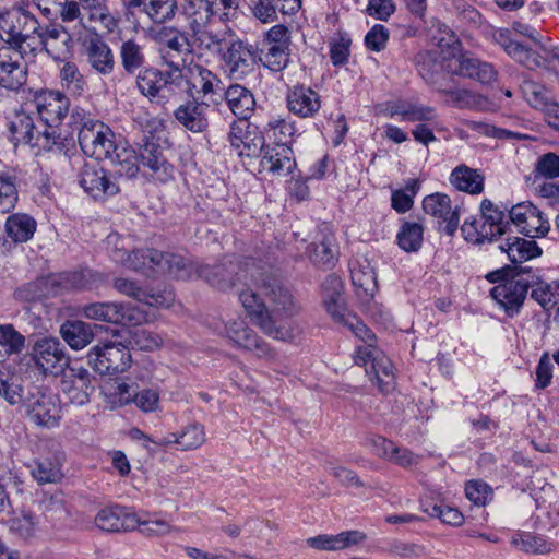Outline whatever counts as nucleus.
<instances>
[{"mask_svg": "<svg viewBox=\"0 0 559 559\" xmlns=\"http://www.w3.org/2000/svg\"><path fill=\"white\" fill-rule=\"evenodd\" d=\"M183 12L192 27H204L215 19L226 22L234 17L221 0H183Z\"/></svg>", "mask_w": 559, "mask_h": 559, "instance_id": "nucleus-21", "label": "nucleus"}, {"mask_svg": "<svg viewBox=\"0 0 559 559\" xmlns=\"http://www.w3.org/2000/svg\"><path fill=\"white\" fill-rule=\"evenodd\" d=\"M134 392L135 389L132 385L123 382L110 383L104 390L106 400L111 407H121L133 403Z\"/></svg>", "mask_w": 559, "mask_h": 559, "instance_id": "nucleus-60", "label": "nucleus"}, {"mask_svg": "<svg viewBox=\"0 0 559 559\" xmlns=\"http://www.w3.org/2000/svg\"><path fill=\"white\" fill-rule=\"evenodd\" d=\"M150 263L153 272L167 274L178 280H190L197 275L194 263L182 255L169 252H151Z\"/></svg>", "mask_w": 559, "mask_h": 559, "instance_id": "nucleus-25", "label": "nucleus"}, {"mask_svg": "<svg viewBox=\"0 0 559 559\" xmlns=\"http://www.w3.org/2000/svg\"><path fill=\"white\" fill-rule=\"evenodd\" d=\"M511 544L526 554L547 555L555 550V544L542 535L519 532L511 537Z\"/></svg>", "mask_w": 559, "mask_h": 559, "instance_id": "nucleus-47", "label": "nucleus"}, {"mask_svg": "<svg viewBox=\"0 0 559 559\" xmlns=\"http://www.w3.org/2000/svg\"><path fill=\"white\" fill-rule=\"evenodd\" d=\"M239 301L266 335L290 341L298 333L286 320L296 316L300 306L283 285L273 282L248 286L239 290Z\"/></svg>", "mask_w": 559, "mask_h": 559, "instance_id": "nucleus-2", "label": "nucleus"}, {"mask_svg": "<svg viewBox=\"0 0 559 559\" xmlns=\"http://www.w3.org/2000/svg\"><path fill=\"white\" fill-rule=\"evenodd\" d=\"M153 39L159 45V56L165 66L180 71L191 55V45L185 32L170 26L157 29Z\"/></svg>", "mask_w": 559, "mask_h": 559, "instance_id": "nucleus-6", "label": "nucleus"}, {"mask_svg": "<svg viewBox=\"0 0 559 559\" xmlns=\"http://www.w3.org/2000/svg\"><path fill=\"white\" fill-rule=\"evenodd\" d=\"M39 28L37 19L23 9L13 8L0 12V38L3 41L1 47L36 53Z\"/></svg>", "mask_w": 559, "mask_h": 559, "instance_id": "nucleus-3", "label": "nucleus"}, {"mask_svg": "<svg viewBox=\"0 0 559 559\" xmlns=\"http://www.w3.org/2000/svg\"><path fill=\"white\" fill-rule=\"evenodd\" d=\"M82 126L78 140L83 153L95 159H106L115 147V134L103 122L91 118H81Z\"/></svg>", "mask_w": 559, "mask_h": 559, "instance_id": "nucleus-7", "label": "nucleus"}, {"mask_svg": "<svg viewBox=\"0 0 559 559\" xmlns=\"http://www.w3.org/2000/svg\"><path fill=\"white\" fill-rule=\"evenodd\" d=\"M59 80L62 88L71 95H82L86 81L79 67L72 61H63L59 69Z\"/></svg>", "mask_w": 559, "mask_h": 559, "instance_id": "nucleus-52", "label": "nucleus"}, {"mask_svg": "<svg viewBox=\"0 0 559 559\" xmlns=\"http://www.w3.org/2000/svg\"><path fill=\"white\" fill-rule=\"evenodd\" d=\"M180 83V71L168 69L160 71L148 67L136 75V86L142 95L150 100H165L170 94L177 93Z\"/></svg>", "mask_w": 559, "mask_h": 559, "instance_id": "nucleus-9", "label": "nucleus"}, {"mask_svg": "<svg viewBox=\"0 0 559 559\" xmlns=\"http://www.w3.org/2000/svg\"><path fill=\"white\" fill-rule=\"evenodd\" d=\"M31 473L38 484L57 483L62 477L60 466L49 460L34 462Z\"/></svg>", "mask_w": 559, "mask_h": 559, "instance_id": "nucleus-62", "label": "nucleus"}, {"mask_svg": "<svg viewBox=\"0 0 559 559\" xmlns=\"http://www.w3.org/2000/svg\"><path fill=\"white\" fill-rule=\"evenodd\" d=\"M82 316L90 320L114 324H140L143 313L135 307L119 302H93L82 308Z\"/></svg>", "mask_w": 559, "mask_h": 559, "instance_id": "nucleus-14", "label": "nucleus"}, {"mask_svg": "<svg viewBox=\"0 0 559 559\" xmlns=\"http://www.w3.org/2000/svg\"><path fill=\"white\" fill-rule=\"evenodd\" d=\"M222 80L217 74L200 63L189 62L180 68V83L178 92H186L188 95L207 96L222 91Z\"/></svg>", "mask_w": 559, "mask_h": 559, "instance_id": "nucleus-11", "label": "nucleus"}, {"mask_svg": "<svg viewBox=\"0 0 559 559\" xmlns=\"http://www.w3.org/2000/svg\"><path fill=\"white\" fill-rule=\"evenodd\" d=\"M60 388L69 402L78 406L88 403L94 390L88 370L74 366L63 372Z\"/></svg>", "mask_w": 559, "mask_h": 559, "instance_id": "nucleus-20", "label": "nucleus"}, {"mask_svg": "<svg viewBox=\"0 0 559 559\" xmlns=\"http://www.w3.org/2000/svg\"><path fill=\"white\" fill-rule=\"evenodd\" d=\"M32 359L44 373H56L64 360L63 346L56 337L38 338L32 348Z\"/></svg>", "mask_w": 559, "mask_h": 559, "instance_id": "nucleus-22", "label": "nucleus"}, {"mask_svg": "<svg viewBox=\"0 0 559 559\" xmlns=\"http://www.w3.org/2000/svg\"><path fill=\"white\" fill-rule=\"evenodd\" d=\"M82 3L83 12L88 22H99L108 31H112L116 26V21L108 8L105 5V0H80Z\"/></svg>", "mask_w": 559, "mask_h": 559, "instance_id": "nucleus-57", "label": "nucleus"}, {"mask_svg": "<svg viewBox=\"0 0 559 559\" xmlns=\"http://www.w3.org/2000/svg\"><path fill=\"white\" fill-rule=\"evenodd\" d=\"M115 288L135 300L145 302L148 306H160L168 307L170 305V298L164 296L148 294L143 288L136 285V283L127 278H117L114 283Z\"/></svg>", "mask_w": 559, "mask_h": 559, "instance_id": "nucleus-49", "label": "nucleus"}, {"mask_svg": "<svg viewBox=\"0 0 559 559\" xmlns=\"http://www.w3.org/2000/svg\"><path fill=\"white\" fill-rule=\"evenodd\" d=\"M10 132L14 144H28L44 150L57 144L59 138L56 129H51V131L48 128H44L41 131L37 130L33 118L24 111L16 112L10 122Z\"/></svg>", "mask_w": 559, "mask_h": 559, "instance_id": "nucleus-13", "label": "nucleus"}, {"mask_svg": "<svg viewBox=\"0 0 559 559\" xmlns=\"http://www.w3.org/2000/svg\"><path fill=\"white\" fill-rule=\"evenodd\" d=\"M498 248L514 264L523 263L542 254V249L534 240L520 237H509L499 243Z\"/></svg>", "mask_w": 559, "mask_h": 559, "instance_id": "nucleus-39", "label": "nucleus"}, {"mask_svg": "<svg viewBox=\"0 0 559 559\" xmlns=\"http://www.w3.org/2000/svg\"><path fill=\"white\" fill-rule=\"evenodd\" d=\"M493 41L499 45L506 53L514 61L528 69H537L539 63V52L511 38L508 29H497L492 34Z\"/></svg>", "mask_w": 559, "mask_h": 559, "instance_id": "nucleus-36", "label": "nucleus"}, {"mask_svg": "<svg viewBox=\"0 0 559 559\" xmlns=\"http://www.w3.org/2000/svg\"><path fill=\"white\" fill-rule=\"evenodd\" d=\"M509 218L520 233L531 238L545 236L550 229L549 221L535 205L528 202L512 206Z\"/></svg>", "mask_w": 559, "mask_h": 559, "instance_id": "nucleus-19", "label": "nucleus"}, {"mask_svg": "<svg viewBox=\"0 0 559 559\" xmlns=\"http://www.w3.org/2000/svg\"><path fill=\"white\" fill-rule=\"evenodd\" d=\"M84 47L86 61L96 73L108 76L114 72L115 56L105 40L95 36L87 40Z\"/></svg>", "mask_w": 559, "mask_h": 559, "instance_id": "nucleus-35", "label": "nucleus"}, {"mask_svg": "<svg viewBox=\"0 0 559 559\" xmlns=\"http://www.w3.org/2000/svg\"><path fill=\"white\" fill-rule=\"evenodd\" d=\"M193 28V43L198 48L217 53L222 51L223 38L204 27H192Z\"/></svg>", "mask_w": 559, "mask_h": 559, "instance_id": "nucleus-64", "label": "nucleus"}, {"mask_svg": "<svg viewBox=\"0 0 559 559\" xmlns=\"http://www.w3.org/2000/svg\"><path fill=\"white\" fill-rule=\"evenodd\" d=\"M140 159L143 166L151 170V176L155 180L167 182L174 178L175 168L164 156L159 145L146 142L140 150Z\"/></svg>", "mask_w": 559, "mask_h": 559, "instance_id": "nucleus-34", "label": "nucleus"}, {"mask_svg": "<svg viewBox=\"0 0 559 559\" xmlns=\"http://www.w3.org/2000/svg\"><path fill=\"white\" fill-rule=\"evenodd\" d=\"M423 210L427 215L433 217L439 226L444 225L447 234L452 235L457 229L461 206L453 202L448 194L436 192L425 197Z\"/></svg>", "mask_w": 559, "mask_h": 559, "instance_id": "nucleus-16", "label": "nucleus"}, {"mask_svg": "<svg viewBox=\"0 0 559 559\" xmlns=\"http://www.w3.org/2000/svg\"><path fill=\"white\" fill-rule=\"evenodd\" d=\"M350 275L353 285L356 287L357 295L364 300L372 298L377 290V280L370 265L368 263L365 265H353L350 269Z\"/></svg>", "mask_w": 559, "mask_h": 559, "instance_id": "nucleus-48", "label": "nucleus"}, {"mask_svg": "<svg viewBox=\"0 0 559 559\" xmlns=\"http://www.w3.org/2000/svg\"><path fill=\"white\" fill-rule=\"evenodd\" d=\"M53 13H59L63 23H74L71 29L74 36H81L87 28L85 13L81 11L80 4L75 1L63 0V3H60Z\"/></svg>", "mask_w": 559, "mask_h": 559, "instance_id": "nucleus-55", "label": "nucleus"}, {"mask_svg": "<svg viewBox=\"0 0 559 559\" xmlns=\"http://www.w3.org/2000/svg\"><path fill=\"white\" fill-rule=\"evenodd\" d=\"M236 269L237 265L233 263L214 266L202 265L198 267L197 276L204 278L209 284L221 290H227L235 286L234 273Z\"/></svg>", "mask_w": 559, "mask_h": 559, "instance_id": "nucleus-44", "label": "nucleus"}, {"mask_svg": "<svg viewBox=\"0 0 559 559\" xmlns=\"http://www.w3.org/2000/svg\"><path fill=\"white\" fill-rule=\"evenodd\" d=\"M445 68L453 74L476 80L481 84L493 82L497 75L490 63L467 55L453 56Z\"/></svg>", "mask_w": 559, "mask_h": 559, "instance_id": "nucleus-24", "label": "nucleus"}, {"mask_svg": "<svg viewBox=\"0 0 559 559\" xmlns=\"http://www.w3.org/2000/svg\"><path fill=\"white\" fill-rule=\"evenodd\" d=\"M95 524L106 532L132 531L138 528L140 518L127 509L115 506L100 510Z\"/></svg>", "mask_w": 559, "mask_h": 559, "instance_id": "nucleus-32", "label": "nucleus"}, {"mask_svg": "<svg viewBox=\"0 0 559 559\" xmlns=\"http://www.w3.org/2000/svg\"><path fill=\"white\" fill-rule=\"evenodd\" d=\"M289 46L263 45L260 50V61L273 72L284 70L289 63Z\"/></svg>", "mask_w": 559, "mask_h": 559, "instance_id": "nucleus-54", "label": "nucleus"}, {"mask_svg": "<svg viewBox=\"0 0 559 559\" xmlns=\"http://www.w3.org/2000/svg\"><path fill=\"white\" fill-rule=\"evenodd\" d=\"M29 419L38 426L56 427L60 420V404L55 395L39 394L25 404Z\"/></svg>", "mask_w": 559, "mask_h": 559, "instance_id": "nucleus-29", "label": "nucleus"}, {"mask_svg": "<svg viewBox=\"0 0 559 559\" xmlns=\"http://www.w3.org/2000/svg\"><path fill=\"white\" fill-rule=\"evenodd\" d=\"M530 283L522 277H514L496 285L490 290V296L508 312L513 316L522 307Z\"/></svg>", "mask_w": 559, "mask_h": 559, "instance_id": "nucleus-23", "label": "nucleus"}, {"mask_svg": "<svg viewBox=\"0 0 559 559\" xmlns=\"http://www.w3.org/2000/svg\"><path fill=\"white\" fill-rule=\"evenodd\" d=\"M73 36L61 25H49L43 32L38 31V49L43 47L55 60H64L72 51Z\"/></svg>", "mask_w": 559, "mask_h": 559, "instance_id": "nucleus-30", "label": "nucleus"}, {"mask_svg": "<svg viewBox=\"0 0 559 559\" xmlns=\"http://www.w3.org/2000/svg\"><path fill=\"white\" fill-rule=\"evenodd\" d=\"M465 496L475 506L484 507L492 500V488L479 479L469 480L465 485Z\"/></svg>", "mask_w": 559, "mask_h": 559, "instance_id": "nucleus-63", "label": "nucleus"}, {"mask_svg": "<svg viewBox=\"0 0 559 559\" xmlns=\"http://www.w3.org/2000/svg\"><path fill=\"white\" fill-rule=\"evenodd\" d=\"M321 288L322 302L329 314L365 343L356 348L355 364L365 368L370 381L381 392L392 391L395 386L394 367L383 350L373 344L374 334L355 314L347 311L341 277L334 274L326 276Z\"/></svg>", "mask_w": 559, "mask_h": 559, "instance_id": "nucleus-1", "label": "nucleus"}, {"mask_svg": "<svg viewBox=\"0 0 559 559\" xmlns=\"http://www.w3.org/2000/svg\"><path fill=\"white\" fill-rule=\"evenodd\" d=\"M36 221L24 213H16L8 216L5 233L14 242L28 241L36 231Z\"/></svg>", "mask_w": 559, "mask_h": 559, "instance_id": "nucleus-46", "label": "nucleus"}, {"mask_svg": "<svg viewBox=\"0 0 559 559\" xmlns=\"http://www.w3.org/2000/svg\"><path fill=\"white\" fill-rule=\"evenodd\" d=\"M0 395L11 405L23 401L22 380L8 369H0Z\"/></svg>", "mask_w": 559, "mask_h": 559, "instance_id": "nucleus-56", "label": "nucleus"}, {"mask_svg": "<svg viewBox=\"0 0 559 559\" xmlns=\"http://www.w3.org/2000/svg\"><path fill=\"white\" fill-rule=\"evenodd\" d=\"M60 334L64 342L75 350L87 346L94 337L91 325L83 321H66L60 328Z\"/></svg>", "mask_w": 559, "mask_h": 559, "instance_id": "nucleus-45", "label": "nucleus"}, {"mask_svg": "<svg viewBox=\"0 0 559 559\" xmlns=\"http://www.w3.org/2000/svg\"><path fill=\"white\" fill-rule=\"evenodd\" d=\"M35 55L11 47H0V87L20 90L27 80V63Z\"/></svg>", "mask_w": 559, "mask_h": 559, "instance_id": "nucleus-12", "label": "nucleus"}, {"mask_svg": "<svg viewBox=\"0 0 559 559\" xmlns=\"http://www.w3.org/2000/svg\"><path fill=\"white\" fill-rule=\"evenodd\" d=\"M205 442L204 428L199 424L186 426L179 433H168L156 441L157 447L175 444L180 451H189L201 447Z\"/></svg>", "mask_w": 559, "mask_h": 559, "instance_id": "nucleus-38", "label": "nucleus"}, {"mask_svg": "<svg viewBox=\"0 0 559 559\" xmlns=\"http://www.w3.org/2000/svg\"><path fill=\"white\" fill-rule=\"evenodd\" d=\"M33 105L44 128L56 129L69 110V99L58 91H41L34 96Z\"/></svg>", "mask_w": 559, "mask_h": 559, "instance_id": "nucleus-18", "label": "nucleus"}, {"mask_svg": "<svg viewBox=\"0 0 559 559\" xmlns=\"http://www.w3.org/2000/svg\"><path fill=\"white\" fill-rule=\"evenodd\" d=\"M222 61L231 78L243 79L254 71L253 47L241 39L231 40L222 53Z\"/></svg>", "mask_w": 559, "mask_h": 559, "instance_id": "nucleus-17", "label": "nucleus"}, {"mask_svg": "<svg viewBox=\"0 0 559 559\" xmlns=\"http://www.w3.org/2000/svg\"><path fill=\"white\" fill-rule=\"evenodd\" d=\"M90 365L100 374L124 372L131 366V353L121 341H105L88 353Z\"/></svg>", "mask_w": 559, "mask_h": 559, "instance_id": "nucleus-5", "label": "nucleus"}, {"mask_svg": "<svg viewBox=\"0 0 559 559\" xmlns=\"http://www.w3.org/2000/svg\"><path fill=\"white\" fill-rule=\"evenodd\" d=\"M371 451L381 459L402 467H411L417 463V456L409 450L397 447L394 442L377 436L369 439Z\"/></svg>", "mask_w": 559, "mask_h": 559, "instance_id": "nucleus-37", "label": "nucleus"}, {"mask_svg": "<svg viewBox=\"0 0 559 559\" xmlns=\"http://www.w3.org/2000/svg\"><path fill=\"white\" fill-rule=\"evenodd\" d=\"M424 226L417 222H404L396 234V243L405 252H417L424 241Z\"/></svg>", "mask_w": 559, "mask_h": 559, "instance_id": "nucleus-50", "label": "nucleus"}, {"mask_svg": "<svg viewBox=\"0 0 559 559\" xmlns=\"http://www.w3.org/2000/svg\"><path fill=\"white\" fill-rule=\"evenodd\" d=\"M418 72L425 81L431 85H435L440 93L447 95L449 97L447 102L455 108L480 110L487 104V99L484 96L471 90L442 87L441 84H438L433 73L426 71L425 64L418 68Z\"/></svg>", "mask_w": 559, "mask_h": 559, "instance_id": "nucleus-26", "label": "nucleus"}, {"mask_svg": "<svg viewBox=\"0 0 559 559\" xmlns=\"http://www.w3.org/2000/svg\"><path fill=\"white\" fill-rule=\"evenodd\" d=\"M523 93L527 103L538 110H546L554 104L551 92L536 82L526 81Z\"/></svg>", "mask_w": 559, "mask_h": 559, "instance_id": "nucleus-58", "label": "nucleus"}, {"mask_svg": "<svg viewBox=\"0 0 559 559\" xmlns=\"http://www.w3.org/2000/svg\"><path fill=\"white\" fill-rule=\"evenodd\" d=\"M78 177L81 188L94 200H106L120 190L116 177L96 160L85 163Z\"/></svg>", "mask_w": 559, "mask_h": 559, "instance_id": "nucleus-10", "label": "nucleus"}, {"mask_svg": "<svg viewBox=\"0 0 559 559\" xmlns=\"http://www.w3.org/2000/svg\"><path fill=\"white\" fill-rule=\"evenodd\" d=\"M262 151L260 166L274 177L288 176L297 166L294 152L287 144L266 146Z\"/></svg>", "mask_w": 559, "mask_h": 559, "instance_id": "nucleus-28", "label": "nucleus"}, {"mask_svg": "<svg viewBox=\"0 0 559 559\" xmlns=\"http://www.w3.org/2000/svg\"><path fill=\"white\" fill-rule=\"evenodd\" d=\"M151 252L158 251L154 249L129 251L128 248H124L122 246L121 249L112 251V260L134 271H153V267L151 266L150 263Z\"/></svg>", "mask_w": 559, "mask_h": 559, "instance_id": "nucleus-51", "label": "nucleus"}, {"mask_svg": "<svg viewBox=\"0 0 559 559\" xmlns=\"http://www.w3.org/2000/svg\"><path fill=\"white\" fill-rule=\"evenodd\" d=\"M286 103L288 110L300 118H311L319 112L321 99L311 87L296 85L287 92Z\"/></svg>", "mask_w": 559, "mask_h": 559, "instance_id": "nucleus-31", "label": "nucleus"}, {"mask_svg": "<svg viewBox=\"0 0 559 559\" xmlns=\"http://www.w3.org/2000/svg\"><path fill=\"white\" fill-rule=\"evenodd\" d=\"M210 111L207 103L192 98L179 105L174 111V117L186 130L201 133L209 127Z\"/></svg>", "mask_w": 559, "mask_h": 559, "instance_id": "nucleus-27", "label": "nucleus"}, {"mask_svg": "<svg viewBox=\"0 0 559 559\" xmlns=\"http://www.w3.org/2000/svg\"><path fill=\"white\" fill-rule=\"evenodd\" d=\"M218 334L226 337L236 348L250 352L259 358L266 360L275 358V353L242 318L228 320Z\"/></svg>", "mask_w": 559, "mask_h": 559, "instance_id": "nucleus-8", "label": "nucleus"}, {"mask_svg": "<svg viewBox=\"0 0 559 559\" xmlns=\"http://www.w3.org/2000/svg\"><path fill=\"white\" fill-rule=\"evenodd\" d=\"M230 146L240 157H257L264 148V136L257 126L247 119H238L230 126Z\"/></svg>", "mask_w": 559, "mask_h": 559, "instance_id": "nucleus-15", "label": "nucleus"}, {"mask_svg": "<svg viewBox=\"0 0 559 559\" xmlns=\"http://www.w3.org/2000/svg\"><path fill=\"white\" fill-rule=\"evenodd\" d=\"M508 222L504 213L489 200L480 204V215L465 219L461 227L463 237L473 243L492 241L497 236L504 234Z\"/></svg>", "mask_w": 559, "mask_h": 559, "instance_id": "nucleus-4", "label": "nucleus"}, {"mask_svg": "<svg viewBox=\"0 0 559 559\" xmlns=\"http://www.w3.org/2000/svg\"><path fill=\"white\" fill-rule=\"evenodd\" d=\"M107 158L111 160L116 168L115 173L120 177L133 178L139 173L140 155L127 143H116Z\"/></svg>", "mask_w": 559, "mask_h": 559, "instance_id": "nucleus-40", "label": "nucleus"}, {"mask_svg": "<svg viewBox=\"0 0 559 559\" xmlns=\"http://www.w3.org/2000/svg\"><path fill=\"white\" fill-rule=\"evenodd\" d=\"M25 346V337L11 324L0 325V353L5 356L19 354Z\"/></svg>", "mask_w": 559, "mask_h": 559, "instance_id": "nucleus-59", "label": "nucleus"}, {"mask_svg": "<svg viewBox=\"0 0 559 559\" xmlns=\"http://www.w3.org/2000/svg\"><path fill=\"white\" fill-rule=\"evenodd\" d=\"M267 131L272 132V136L277 141V144H286L296 134L297 130L295 122L289 118L275 115L267 121Z\"/></svg>", "mask_w": 559, "mask_h": 559, "instance_id": "nucleus-61", "label": "nucleus"}, {"mask_svg": "<svg viewBox=\"0 0 559 559\" xmlns=\"http://www.w3.org/2000/svg\"><path fill=\"white\" fill-rule=\"evenodd\" d=\"M450 182L459 191L479 194L484 190L485 178L477 169L461 165L452 170Z\"/></svg>", "mask_w": 559, "mask_h": 559, "instance_id": "nucleus-43", "label": "nucleus"}, {"mask_svg": "<svg viewBox=\"0 0 559 559\" xmlns=\"http://www.w3.org/2000/svg\"><path fill=\"white\" fill-rule=\"evenodd\" d=\"M225 99L230 111L238 119L248 120L255 106V99L251 91L239 84L230 85L226 90Z\"/></svg>", "mask_w": 559, "mask_h": 559, "instance_id": "nucleus-41", "label": "nucleus"}, {"mask_svg": "<svg viewBox=\"0 0 559 559\" xmlns=\"http://www.w3.org/2000/svg\"><path fill=\"white\" fill-rule=\"evenodd\" d=\"M140 8L155 24L173 20L178 9L176 0H143Z\"/></svg>", "mask_w": 559, "mask_h": 559, "instance_id": "nucleus-53", "label": "nucleus"}, {"mask_svg": "<svg viewBox=\"0 0 559 559\" xmlns=\"http://www.w3.org/2000/svg\"><path fill=\"white\" fill-rule=\"evenodd\" d=\"M118 52L121 67L127 74L133 75L135 72L143 70L146 63L145 46L136 39L123 40Z\"/></svg>", "mask_w": 559, "mask_h": 559, "instance_id": "nucleus-42", "label": "nucleus"}, {"mask_svg": "<svg viewBox=\"0 0 559 559\" xmlns=\"http://www.w3.org/2000/svg\"><path fill=\"white\" fill-rule=\"evenodd\" d=\"M140 159L143 166L151 170V176L155 180L167 182L174 178L175 168L164 156L159 145L146 142L140 150Z\"/></svg>", "mask_w": 559, "mask_h": 559, "instance_id": "nucleus-33", "label": "nucleus"}]
</instances>
